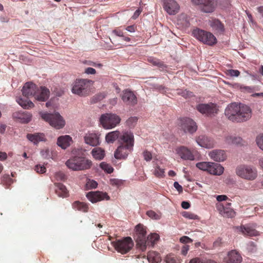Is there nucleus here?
I'll return each instance as SVG.
<instances>
[{"label":"nucleus","instance_id":"f257e3e1","mask_svg":"<svg viewBox=\"0 0 263 263\" xmlns=\"http://www.w3.org/2000/svg\"><path fill=\"white\" fill-rule=\"evenodd\" d=\"M224 114L229 120L241 122L246 121L251 118V109L246 105L232 103L227 107Z\"/></svg>","mask_w":263,"mask_h":263},{"label":"nucleus","instance_id":"f03ea898","mask_svg":"<svg viewBox=\"0 0 263 263\" xmlns=\"http://www.w3.org/2000/svg\"><path fill=\"white\" fill-rule=\"evenodd\" d=\"M94 82L87 79H78L72 84L71 91L80 97H86L91 92Z\"/></svg>","mask_w":263,"mask_h":263},{"label":"nucleus","instance_id":"7ed1b4c3","mask_svg":"<svg viewBox=\"0 0 263 263\" xmlns=\"http://www.w3.org/2000/svg\"><path fill=\"white\" fill-rule=\"evenodd\" d=\"M65 164L73 171H82L89 169L92 165V162L83 157L74 156L68 159Z\"/></svg>","mask_w":263,"mask_h":263},{"label":"nucleus","instance_id":"20e7f679","mask_svg":"<svg viewBox=\"0 0 263 263\" xmlns=\"http://www.w3.org/2000/svg\"><path fill=\"white\" fill-rule=\"evenodd\" d=\"M235 172L240 178L249 181L255 180L257 176L256 168L250 165H240L236 167Z\"/></svg>","mask_w":263,"mask_h":263},{"label":"nucleus","instance_id":"39448f33","mask_svg":"<svg viewBox=\"0 0 263 263\" xmlns=\"http://www.w3.org/2000/svg\"><path fill=\"white\" fill-rule=\"evenodd\" d=\"M42 118L56 129L62 128L65 125V121L59 112L50 114L48 112L40 113Z\"/></svg>","mask_w":263,"mask_h":263},{"label":"nucleus","instance_id":"423d86ee","mask_svg":"<svg viewBox=\"0 0 263 263\" xmlns=\"http://www.w3.org/2000/svg\"><path fill=\"white\" fill-rule=\"evenodd\" d=\"M192 34L198 41L209 46H213L217 43L216 37L210 32L199 28L194 29Z\"/></svg>","mask_w":263,"mask_h":263},{"label":"nucleus","instance_id":"0eeeda50","mask_svg":"<svg viewBox=\"0 0 263 263\" xmlns=\"http://www.w3.org/2000/svg\"><path fill=\"white\" fill-rule=\"evenodd\" d=\"M100 122L104 128L111 129L119 124L121 118L116 114L106 113L101 115Z\"/></svg>","mask_w":263,"mask_h":263},{"label":"nucleus","instance_id":"6e6552de","mask_svg":"<svg viewBox=\"0 0 263 263\" xmlns=\"http://www.w3.org/2000/svg\"><path fill=\"white\" fill-rule=\"evenodd\" d=\"M112 245L118 252L126 254L132 249L134 242L130 237H126L122 239L114 241Z\"/></svg>","mask_w":263,"mask_h":263},{"label":"nucleus","instance_id":"1a4fd4ad","mask_svg":"<svg viewBox=\"0 0 263 263\" xmlns=\"http://www.w3.org/2000/svg\"><path fill=\"white\" fill-rule=\"evenodd\" d=\"M181 130L185 133L193 134L197 130L198 126L196 123L190 118H183L180 119L178 123Z\"/></svg>","mask_w":263,"mask_h":263},{"label":"nucleus","instance_id":"9d476101","mask_svg":"<svg viewBox=\"0 0 263 263\" xmlns=\"http://www.w3.org/2000/svg\"><path fill=\"white\" fill-rule=\"evenodd\" d=\"M196 109L201 114L207 117L215 116L219 111L217 105L212 103L199 104L196 106Z\"/></svg>","mask_w":263,"mask_h":263},{"label":"nucleus","instance_id":"9b49d317","mask_svg":"<svg viewBox=\"0 0 263 263\" xmlns=\"http://www.w3.org/2000/svg\"><path fill=\"white\" fill-rule=\"evenodd\" d=\"M193 3L200 5L201 10L205 13H212L216 9L217 0H192Z\"/></svg>","mask_w":263,"mask_h":263},{"label":"nucleus","instance_id":"f8f14e48","mask_svg":"<svg viewBox=\"0 0 263 263\" xmlns=\"http://www.w3.org/2000/svg\"><path fill=\"white\" fill-rule=\"evenodd\" d=\"M136 241L137 245L142 251H145L146 228L141 224H138L136 227Z\"/></svg>","mask_w":263,"mask_h":263},{"label":"nucleus","instance_id":"ddd939ff","mask_svg":"<svg viewBox=\"0 0 263 263\" xmlns=\"http://www.w3.org/2000/svg\"><path fill=\"white\" fill-rule=\"evenodd\" d=\"M176 153L180 158L185 160H194L196 151L195 149H190L185 146H180L176 149Z\"/></svg>","mask_w":263,"mask_h":263},{"label":"nucleus","instance_id":"4468645a","mask_svg":"<svg viewBox=\"0 0 263 263\" xmlns=\"http://www.w3.org/2000/svg\"><path fill=\"white\" fill-rule=\"evenodd\" d=\"M121 98L123 102L129 106H134L137 104L138 100L133 91L129 89L124 90L121 94Z\"/></svg>","mask_w":263,"mask_h":263},{"label":"nucleus","instance_id":"2eb2a0df","mask_svg":"<svg viewBox=\"0 0 263 263\" xmlns=\"http://www.w3.org/2000/svg\"><path fill=\"white\" fill-rule=\"evenodd\" d=\"M119 143L121 144L133 147L134 145V136L130 131H123L120 133Z\"/></svg>","mask_w":263,"mask_h":263},{"label":"nucleus","instance_id":"dca6fc26","mask_svg":"<svg viewBox=\"0 0 263 263\" xmlns=\"http://www.w3.org/2000/svg\"><path fill=\"white\" fill-rule=\"evenodd\" d=\"M208 23L215 33L222 34L224 32L225 30L224 24L219 19L211 17Z\"/></svg>","mask_w":263,"mask_h":263},{"label":"nucleus","instance_id":"f3484780","mask_svg":"<svg viewBox=\"0 0 263 263\" xmlns=\"http://www.w3.org/2000/svg\"><path fill=\"white\" fill-rule=\"evenodd\" d=\"M100 134L98 132H88L84 137L85 142L90 146H96L100 144Z\"/></svg>","mask_w":263,"mask_h":263},{"label":"nucleus","instance_id":"a211bd4d","mask_svg":"<svg viewBox=\"0 0 263 263\" xmlns=\"http://www.w3.org/2000/svg\"><path fill=\"white\" fill-rule=\"evenodd\" d=\"M133 149V147L120 144L115 152V157L117 159H125Z\"/></svg>","mask_w":263,"mask_h":263},{"label":"nucleus","instance_id":"6ab92c4d","mask_svg":"<svg viewBox=\"0 0 263 263\" xmlns=\"http://www.w3.org/2000/svg\"><path fill=\"white\" fill-rule=\"evenodd\" d=\"M86 197L92 203H96L104 199H109V197L106 193L99 191L89 192L86 194Z\"/></svg>","mask_w":263,"mask_h":263},{"label":"nucleus","instance_id":"aec40b11","mask_svg":"<svg viewBox=\"0 0 263 263\" xmlns=\"http://www.w3.org/2000/svg\"><path fill=\"white\" fill-rule=\"evenodd\" d=\"M163 8L170 15L176 14L179 9V6L174 0H163Z\"/></svg>","mask_w":263,"mask_h":263},{"label":"nucleus","instance_id":"412c9836","mask_svg":"<svg viewBox=\"0 0 263 263\" xmlns=\"http://www.w3.org/2000/svg\"><path fill=\"white\" fill-rule=\"evenodd\" d=\"M36 90H37V86L32 82L26 83L22 90L23 96L27 98L32 96L35 98Z\"/></svg>","mask_w":263,"mask_h":263},{"label":"nucleus","instance_id":"4be33fe9","mask_svg":"<svg viewBox=\"0 0 263 263\" xmlns=\"http://www.w3.org/2000/svg\"><path fill=\"white\" fill-rule=\"evenodd\" d=\"M196 141L198 144L203 147L211 148L214 147L215 143L214 140L204 135H200L196 138Z\"/></svg>","mask_w":263,"mask_h":263},{"label":"nucleus","instance_id":"5701e85b","mask_svg":"<svg viewBox=\"0 0 263 263\" xmlns=\"http://www.w3.org/2000/svg\"><path fill=\"white\" fill-rule=\"evenodd\" d=\"M50 91L48 89L44 86L37 87V90L35 96V99L37 101L45 102L49 98Z\"/></svg>","mask_w":263,"mask_h":263},{"label":"nucleus","instance_id":"b1692460","mask_svg":"<svg viewBox=\"0 0 263 263\" xmlns=\"http://www.w3.org/2000/svg\"><path fill=\"white\" fill-rule=\"evenodd\" d=\"M237 229L246 236H257L259 235L258 231L248 225L241 226L237 227Z\"/></svg>","mask_w":263,"mask_h":263},{"label":"nucleus","instance_id":"393cba45","mask_svg":"<svg viewBox=\"0 0 263 263\" xmlns=\"http://www.w3.org/2000/svg\"><path fill=\"white\" fill-rule=\"evenodd\" d=\"M210 158L217 162L223 161L226 159L227 156L224 151L221 149H214L209 154Z\"/></svg>","mask_w":263,"mask_h":263},{"label":"nucleus","instance_id":"a878e982","mask_svg":"<svg viewBox=\"0 0 263 263\" xmlns=\"http://www.w3.org/2000/svg\"><path fill=\"white\" fill-rule=\"evenodd\" d=\"M13 117L21 123H27L31 121L32 115L27 111H17L13 113Z\"/></svg>","mask_w":263,"mask_h":263},{"label":"nucleus","instance_id":"bb28decb","mask_svg":"<svg viewBox=\"0 0 263 263\" xmlns=\"http://www.w3.org/2000/svg\"><path fill=\"white\" fill-rule=\"evenodd\" d=\"M217 208L220 214L223 217L232 218L235 215V211L229 207L219 204L217 205Z\"/></svg>","mask_w":263,"mask_h":263},{"label":"nucleus","instance_id":"cd10ccee","mask_svg":"<svg viewBox=\"0 0 263 263\" xmlns=\"http://www.w3.org/2000/svg\"><path fill=\"white\" fill-rule=\"evenodd\" d=\"M224 171V168L219 164L210 162L208 172L214 175H221Z\"/></svg>","mask_w":263,"mask_h":263},{"label":"nucleus","instance_id":"c85d7f7f","mask_svg":"<svg viewBox=\"0 0 263 263\" xmlns=\"http://www.w3.org/2000/svg\"><path fill=\"white\" fill-rule=\"evenodd\" d=\"M242 261V257L240 253L236 250H232L228 254V262L240 263Z\"/></svg>","mask_w":263,"mask_h":263},{"label":"nucleus","instance_id":"c756f323","mask_svg":"<svg viewBox=\"0 0 263 263\" xmlns=\"http://www.w3.org/2000/svg\"><path fill=\"white\" fill-rule=\"evenodd\" d=\"M72 138L68 135L62 136L58 138L57 144L63 149H65L70 145Z\"/></svg>","mask_w":263,"mask_h":263},{"label":"nucleus","instance_id":"7c9ffc66","mask_svg":"<svg viewBox=\"0 0 263 263\" xmlns=\"http://www.w3.org/2000/svg\"><path fill=\"white\" fill-rule=\"evenodd\" d=\"M27 139L34 144H37L40 141H45L44 134L42 133L29 134L27 135Z\"/></svg>","mask_w":263,"mask_h":263},{"label":"nucleus","instance_id":"2f4dec72","mask_svg":"<svg viewBox=\"0 0 263 263\" xmlns=\"http://www.w3.org/2000/svg\"><path fill=\"white\" fill-rule=\"evenodd\" d=\"M55 193L59 196L66 197L68 196V193L65 185L61 183H55Z\"/></svg>","mask_w":263,"mask_h":263},{"label":"nucleus","instance_id":"473e14b6","mask_svg":"<svg viewBox=\"0 0 263 263\" xmlns=\"http://www.w3.org/2000/svg\"><path fill=\"white\" fill-rule=\"evenodd\" d=\"M120 133L118 130L108 133L105 136L106 142L108 143H113L117 139L119 140Z\"/></svg>","mask_w":263,"mask_h":263},{"label":"nucleus","instance_id":"72a5a7b5","mask_svg":"<svg viewBox=\"0 0 263 263\" xmlns=\"http://www.w3.org/2000/svg\"><path fill=\"white\" fill-rule=\"evenodd\" d=\"M159 235L157 233H153L145 238V249L147 246H154L159 240Z\"/></svg>","mask_w":263,"mask_h":263},{"label":"nucleus","instance_id":"f704fd0d","mask_svg":"<svg viewBox=\"0 0 263 263\" xmlns=\"http://www.w3.org/2000/svg\"><path fill=\"white\" fill-rule=\"evenodd\" d=\"M147 258L149 263H159L161 261L159 253L155 251H149Z\"/></svg>","mask_w":263,"mask_h":263},{"label":"nucleus","instance_id":"c9c22d12","mask_svg":"<svg viewBox=\"0 0 263 263\" xmlns=\"http://www.w3.org/2000/svg\"><path fill=\"white\" fill-rule=\"evenodd\" d=\"M91 154L95 159L102 160L105 156V151L101 147H96L92 150Z\"/></svg>","mask_w":263,"mask_h":263},{"label":"nucleus","instance_id":"e433bc0d","mask_svg":"<svg viewBox=\"0 0 263 263\" xmlns=\"http://www.w3.org/2000/svg\"><path fill=\"white\" fill-rule=\"evenodd\" d=\"M72 208L75 210H77L83 212H87L88 210V205L83 202L76 201L72 203Z\"/></svg>","mask_w":263,"mask_h":263},{"label":"nucleus","instance_id":"4c0bfd02","mask_svg":"<svg viewBox=\"0 0 263 263\" xmlns=\"http://www.w3.org/2000/svg\"><path fill=\"white\" fill-rule=\"evenodd\" d=\"M17 103L25 109H30L34 107V104L28 99L18 98L17 99Z\"/></svg>","mask_w":263,"mask_h":263},{"label":"nucleus","instance_id":"58836bf2","mask_svg":"<svg viewBox=\"0 0 263 263\" xmlns=\"http://www.w3.org/2000/svg\"><path fill=\"white\" fill-rule=\"evenodd\" d=\"M226 142L229 144H241L242 139L240 137L228 136L226 138Z\"/></svg>","mask_w":263,"mask_h":263},{"label":"nucleus","instance_id":"ea45409f","mask_svg":"<svg viewBox=\"0 0 263 263\" xmlns=\"http://www.w3.org/2000/svg\"><path fill=\"white\" fill-rule=\"evenodd\" d=\"M146 215L151 218L154 220H159L161 218L162 214L161 212L156 213L153 210H149L146 212Z\"/></svg>","mask_w":263,"mask_h":263},{"label":"nucleus","instance_id":"a19ab883","mask_svg":"<svg viewBox=\"0 0 263 263\" xmlns=\"http://www.w3.org/2000/svg\"><path fill=\"white\" fill-rule=\"evenodd\" d=\"M164 169L161 168L159 165H156L154 171L155 176L158 178H163L164 176Z\"/></svg>","mask_w":263,"mask_h":263},{"label":"nucleus","instance_id":"79ce46f5","mask_svg":"<svg viewBox=\"0 0 263 263\" xmlns=\"http://www.w3.org/2000/svg\"><path fill=\"white\" fill-rule=\"evenodd\" d=\"M100 166L103 170L108 174H110L114 171L113 167L110 164L105 162H101Z\"/></svg>","mask_w":263,"mask_h":263},{"label":"nucleus","instance_id":"37998d69","mask_svg":"<svg viewBox=\"0 0 263 263\" xmlns=\"http://www.w3.org/2000/svg\"><path fill=\"white\" fill-rule=\"evenodd\" d=\"M165 261L166 263H180V259L174 255H167Z\"/></svg>","mask_w":263,"mask_h":263},{"label":"nucleus","instance_id":"c03bdc74","mask_svg":"<svg viewBox=\"0 0 263 263\" xmlns=\"http://www.w3.org/2000/svg\"><path fill=\"white\" fill-rule=\"evenodd\" d=\"M210 165V162H201L196 163V166L197 168L201 170L208 171Z\"/></svg>","mask_w":263,"mask_h":263},{"label":"nucleus","instance_id":"a18cd8bd","mask_svg":"<svg viewBox=\"0 0 263 263\" xmlns=\"http://www.w3.org/2000/svg\"><path fill=\"white\" fill-rule=\"evenodd\" d=\"M149 61L150 63H151L153 65L157 66L160 68H163L164 67H166L165 65L164 64L163 62L161 61L160 60L157 59H150L149 60Z\"/></svg>","mask_w":263,"mask_h":263},{"label":"nucleus","instance_id":"49530a36","mask_svg":"<svg viewBox=\"0 0 263 263\" xmlns=\"http://www.w3.org/2000/svg\"><path fill=\"white\" fill-rule=\"evenodd\" d=\"M138 121V118L136 117H131L129 118L126 121V124L129 127H134Z\"/></svg>","mask_w":263,"mask_h":263},{"label":"nucleus","instance_id":"de8ad7c7","mask_svg":"<svg viewBox=\"0 0 263 263\" xmlns=\"http://www.w3.org/2000/svg\"><path fill=\"white\" fill-rule=\"evenodd\" d=\"M182 216L189 219H198L199 217L198 215L191 213L190 212H184L182 213Z\"/></svg>","mask_w":263,"mask_h":263},{"label":"nucleus","instance_id":"09e8293b","mask_svg":"<svg viewBox=\"0 0 263 263\" xmlns=\"http://www.w3.org/2000/svg\"><path fill=\"white\" fill-rule=\"evenodd\" d=\"M256 142L259 148L263 151V134H260L256 137Z\"/></svg>","mask_w":263,"mask_h":263},{"label":"nucleus","instance_id":"8fccbe9b","mask_svg":"<svg viewBox=\"0 0 263 263\" xmlns=\"http://www.w3.org/2000/svg\"><path fill=\"white\" fill-rule=\"evenodd\" d=\"M143 156L144 157V160L146 161H149L152 159V153L147 150L144 151L143 152Z\"/></svg>","mask_w":263,"mask_h":263},{"label":"nucleus","instance_id":"3c124183","mask_svg":"<svg viewBox=\"0 0 263 263\" xmlns=\"http://www.w3.org/2000/svg\"><path fill=\"white\" fill-rule=\"evenodd\" d=\"M180 241L186 245V243H192L193 242V240L188 236H184L180 238Z\"/></svg>","mask_w":263,"mask_h":263},{"label":"nucleus","instance_id":"603ef678","mask_svg":"<svg viewBox=\"0 0 263 263\" xmlns=\"http://www.w3.org/2000/svg\"><path fill=\"white\" fill-rule=\"evenodd\" d=\"M35 170L38 173L43 174L45 173L46 168V167L43 165H36L35 166Z\"/></svg>","mask_w":263,"mask_h":263},{"label":"nucleus","instance_id":"864d4df0","mask_svg":"<svg viewBox=\"0 0 263 263\" xmlns=\"http://www.w3.org/2000/svg\"><path fill=\"white\" fill-rule=\"evenodd\" d=\"M228 74L232 77H238L240 72L238 70L230 69L228 70Z\"/></svg>","mask_w":263,"mask_h":263},{"label":"nucleus","instance_id":"5fc2aeb1","mask_svg":"<svg viewBox=\"0 0 263 263\" xmlns=\"http://www.w3.org/2000/svg\"><path fill=\"white\" fill-rule=\"evenodd\" d=\"M178 93L181 95L182 97L186 98L191 96V92L186 90H178Z\"/></svg>","mask_w":263,"mask_h":263},{"label":"nucleus","instance_id":"6e6d98bb","mask_svg":"<svg viewBox=\"0 0 263 263\" xmlns=\"http://www.w3.org/2000/svg\"><path fill=\"white\" fill-rule=\"evenodd\" d=\"M55 177L57 179L64 180L66 178L65 174L62 172H58L55 174Z\"/></svg>","mask_w":263,"mask_h":263},{"label":"nucleus","instance_id":"4d7b16f0","mask_svg":"<svg viewBox=\"0 0 263 263\" xmlns=\"http://www.w3.org/2000/svg\"><path fill=\"white\" fill-rule=\"evenodd\" d=\"M85 73L87 74H95L96 70L93 68L88 67L85 69Z\"/></svg>","mask_w":263,"mask_h":263},{"label":"nucleus","instance_id":"13d9d810","mask_svg":"<svg viewBox=\"0 0 263 263\" xmlns=\"http://www.w3.org/2000/svg\"><path fill=\"white\" fill-rule=\"evenodd\" d=\"M222 239L221 238H218L217 239H216L213 243V247L214 248H218L220 247L221 245L222 244Z\"/></svg>","mask_w":263,"mask_h":263},{"label":"nucleus","instance_id":"bf43d9fd","mask_svg":"<svg viewBox=\"0 0 263 263\" xmlns=\"http://www.w3.org/2000/svg\"><path fill=\"white\" fill-rule=\"evenodd\" d=\"M174 186L179 192V193H181L183 192L182 186L180 185L178 182H175L174 183Z\"/></svg>","mask_w":263,"mask_h":263},{"label":"nucleus","instance_id":"052dcab7","mask_svg":"<svg viewBox=\"0 0 263 263\" xmlns=\"http://www.w3.org/2000/svg\"><path fill=\"white\" fill-rule=\"evenodd\" d=\"M189 250V246L184 245L181 249V254L183 255H186Z\"/></svg>","mask_w":263,"mask_h":263},{"label":"nucleus","instance_id":"680f3d73","mask_svg":"<svg viewBox=\"0 0 263 263\" xmlns=\"http://www.w3.org/2000/svg\"><path fill=\"white\" fill-rule=\"evenodd\" d=\"M112 33L117 36L124 37V33L123 31L120 29H115L112 31Z\"/></svg>","mask_w":263,"mask_h":263},{"label":"nucleus","instance_id":"e2e57ef3","mask_svg":"<svg viewBox=\"0 0 263 263\" xmlns=\"http://www.w3.org/2000/svg\"><path fill=\"white\" fill-rule=\"evenodd\" d=\"M228 199V197L226 195H218L216 197V199L218 201H222L226 200Z\"/></svg>","mask_w":263,"mask_h":263},{"label":"nucleus","instance_id":"0e129e2a","mask_svg":"<svg viewBox=\"0 0 263 263\" xmlns=\"http://www.w3.org/2000/svg\"><path fill=\"white\" fill-rule=\"evenodd\" d=\"M110 183L112 185H119L121 184V181L117 179H113L110 180Z\"/></svg>","mask_w":263,"mask_h":263},{"label":"nucleus","instance_id":"69168bd1","mask_svg":"<svg viewBox=\"0 0 263 263\" xmlns=\"http://www.w3.org/2000/svg\"><path fill=\"white\" fill-rule=\"evenodd\" d=\"M7 155L5 152H0V161H3L7 159Z\"/></svg>","mask_w":263,"mask_h":263},{"label":"nucleus","instance_id":"338daca9","mask_svg":"<svg viewBox=\"0 0 263 263\" xmlns=\"http://www.w3.org/2000/svg\"><path fill=\"white\" fill-rule=\"evenodd\" d=\"M136 28V27L134 25H131L127 26L126 28V30L129 32H134L135 31Z\"/></svg>","mask_w":263,"mask_h":263},{"label":"nucleus","instance_id":"774afa93","mask_svg":"<svg viewBox=\"0 0 263 263\" xmlns=\"http://www.w3.org/2000/svg\"><path fill=\"white\" fill-rule=\"evenodd\" d=\"M181 206L184 209H187L190 207V204L186 201H183L181 203Z\"/></svg>","mask_w":263,"mask_h":263}]
</instances>
